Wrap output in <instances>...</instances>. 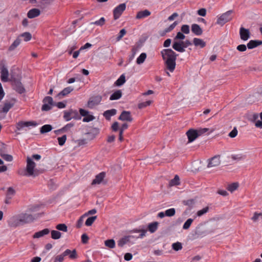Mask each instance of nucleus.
<instances>
[{"instance_id":"nucleus-28","label":"nucleus","mask_w":262,"mask_h":262,"mask_svg":"<svg viewBox=\"0 0 262 262\" xmlns=\"http://www.w3.org/2000/svg\"><path fill=\"white\" fill-rule=\"evenodd\" d=\"M122 92L121 90H117L111 96H110V99L111 100H118L120 99L122 96Z\"/></svg>"},{"instance_id":"nucleus-20","label":"nucleus","mask_w":262,"mask_h":262,"mask_svg":"<svg viewBox=\"0 0 262 262\" xmlns=\"http://www.w3.org/2000/svg\"><path fill=\"white\" fill-rule=\"evenodd\" d=\"M105 176V173L104 172H100L96 176L95 179L93 180L92 184L93 185L100 184L101 182H102Z\"/></svg>"},{"instance_id":"nucleus-15","label":"nucleus","mask_w":262,"mask_h":262,"mask_svg":"<svg viewBox=\"0 0 262 262\" xmlns=\"http://www.w3.org/2000/svg\"><path fill=\"white\" fill-rule=\"evenodd\" d=\"M1 74L2 81L7 82L8 80L9 72L7 68L5 66H3L2 68Z\"/></svg>"},{"instance_id":"nucleus-62","label":"nucleus","mask_w":262,"mask_h":262,"mask_svg":"<svg viewBox=\"0 0 262 262\" xmlns=\"http://www.w3.org/2000/svg\"><path fill=\"white\" fill-rule=\"evenodd\" d=\"M83 216H82L78 219L76 225L77 228H79L82 226L83 222Z\"/></svg>"},{"instance_id":"nucleus-3","label":"nucleus","mask_w":262,"mask_h":262,"mask_svg":"<svg viewBox=\"0 0 262 262\" xmlns=\"http://www.w3.org/2000/svg\"><path fill=\"white\" fill-rule=\"evenodd\" d=\"M36 166L35 163L33 161L32 159L29 157L27 158V165L25 171L24 172H20L19 173L21 175L34 177L37 176L38 173L35 170Z\"/></svg>"},{"instance_id":"nucleus-2","label":"nucleus","mask_w":262,"mask_h":262,"mask_svg":"<svg viewBox=\"0 0 262 262\" xmlns=\"http://www.w3.org/2000/svg\"><path fill=\"white\" fill-rule=\"evenodd\" d=\"M42 101L43 103L41 107L42 111H48L51 110L53 106H57L59 108H63L66 107V104L62 102H54L53 98L50 96L45 97Z\"/></svg>"},{"instance_id":"nucleus-39","label":"nucleus","mask_w":262,"mask_h":262,"mask_svg":"<svg viewBox=\"0 0 262 262\" xmlns=\"http://www.w3.org/2000/svg\"><path fill=\"white\" fill-rule=\"evenodd\" d=\"M125 82V77L124 75H122L115 82V84L117 86H121Z\"/></svg>"},{"instance_id":"nucleus-29","label":"nucleus","mask_w":262,"mask_h":262,"mask_svg":"<svg viewBox=\"0 0 262 262\" xmlns=\"http://www.w3.org/2000/svg\"><path fill=\"white\" fill-rule=\"evenodd\" d=\"M73 90L74 89L71 86L66 88L58 94V96H65L72 92Z\"/></svg>"},{"instance_id":"nucleus-54","label":"nucleus","mask_w":262,"mask_h":262,"mask_svg":"<svg viewBox=\"0 0 262 262\" xmlns=\"http://www.w3.org/2000/svg\"><path fill=\"white\" fill-rule=\"evenodd\" d=\"M105 22V19L104 17H101L99 20L95 21V22H92L91 24L93 25H96L97 26H102Z\"/></svg>"},{"instance_id":"nucleus-19","label":"nucleus","mask_w":262,"mask_h":262,"mask_svg":"<svg viewBox=\"0 0 262 262\" xmlns=\"http://www.w3.org/2000/svg\"><path fill=\"white\" fill-rule=\"evenodd\" d=\"M40 14V11L38 9L33 8L28 11L27 16L29 18H33L39 16Z\"/></svg>"},{"instance_id":"nucleus-12","label":"nucleus","mask_w":262,"mask_h":262,"mask_svg":"<svg viewBox=\"0 0 262 262\" xmlns=\"http://www.w3.org/2000/svg\"><path fill=\"white\" fill-rule=\"evenodd\" d=\"M119 119L122 121H126L128 122H131L133 120L130 112L126 111H124L121 113L119 117Z\"/></svg>"},{"instance_id":"nucleus-41","label":"nucleus","mask_w":262,"mask_h":262,"mask_svg":"<svg viewBox=\"0 0 262 262\" xmlns=\"http://www.w3.org/2000/svg\"><path fill=\"white\" fill-rule=\"evenodd\" d=\"M96 219L97 216H93L88 218L85 223V225L87 226H91L94 221L96 220Z\"/></svg>"},{"instance_id":"nucleus-61","label":"nucleus","mask_w":262,"mask_h":262,"mask_svg":"<svg viewBox=\"0 0 262 262\" xmlns=\"http://www.w3.org/2000/svg\"><path fill=\"white\" fill-rule=\"evenodd\" d=\"M74 126L73 123H68L66 125H65L64 127L62 128L63 132L68 131L69 129H70L71 127H72Z\"/></svg>"},{"instance_id":"nucleus-26","label":"nucleus","mask_w":262,"mask_h":262,"mask_svg":"<svg viewBox=\"0 0 262 262\" xmlns=\"http://www.w3.org/2000/svg\"><path fill=\"white\" fill-rule=\"evenodd\" d=\"M159 223L158 222H154L148 224V231L154 233L158 229Z\"/></svg>"},{"instance_id":"nucleus-9","label":"nucleus","mask_w":262,"mask_h":262,"mask_svg":"<svg viewBox=\"0 0 262 262\" xmlns=\"http://www.w3.org/2000/svg\"><path fill=\"white\" fill-rule=\"evenodd\" d=\"M8 225L10 227H17L21 226L19 214L10 217L8 221Z\"/></svg>"},{"instance_id":"nucleus-30","label":"nucleus","mask_w":262,"mask_h":262,"mask_svg":"<svg viewBox=\"0 0 262 262\" xmlns=\"http://www.w3.org/2000/svg\"><path fill=\"white\" fill-rule=\"evenodd\" d=\"M52 129V126L50 124H46L43 125L40 129L41 134H45L50 132Z\"/></svg>"},{"instance_id":"nucleus-43","label":"nucleus","mask_w":262,"mask_h":262,"mask_svg":"<svg viewBox=\"0 0 262 262\" xmlns=\"http://www.w3.org/2000/svg\"><path fill=\"white\" fill-rule=\"evenodd\" d=\"M193 220L192 219H188L184 224L183 226V229L184 230H187L189 228L192 223L193 222Z\"/></svg>"},{"instance_id":"nucleus-59","label":"nucleus","mask_w":262,"mask_h":262,"mask_svg":"<svg viewBox=\"0 0 262 262\" xmlns=\"http://www.w3.org/2000/svg\"><path fill=\"white\" fill-rule=\"evenodd\" d=\"M237 130L236 127H234L233 130L229 134V136L231 138H234L237 135Z\"/></svg>"},{"instance_id":"nucleus-46","label":"nucleus","mask_w":262,"mask_h":262,"mask_svg":"<svg viewBox=\"0 0 262 262\" xmlns=\"http://www.w3.org/2000/svg\"><path fill=\"white\" fill-rule=\"evenodd\" d=\"M172 247L174 250L178 251L182 249V245L180 242H176L172 244Z\"/></svg>"},{"instance_id":"nucleus-49","label":"nucleus","mask_w":262,"mask_h":262,"mask_svg":"<svg viewBox=\"0 0 262 262\" xmlns=\"http://www.w3.org/2000/svg\"><path fill=\"white\" fill-rule=\"evenodd\" d=\"M259 219L262 220V213L255 212L251 218L252 220L254 222L258 221Z\"/></svg>"},{"instance_id":"nucleus-53","label":"nucleus","mask_w":262,"mask_h":262,"mask_svg":"<svg viewBox=\"0 0 262 262\" xmlns=\"http://www.w3.org/2000/svg\"><path fill=\"white\" fill-rule=\"evenodd\" d=\"M1 157L7 161L11 162L13 160V157L10 155L1 153Z\"/></svg>"},{"instance_id":"nucleus-48","label":"nucleus","mask_w":262,"mask_h":262,"mask_svg":"<svg viewBox=\"0 0 262 262\" xmlns=\"http://www.w3.org/2000/svg\"><path fill=\"white\" fill-rule=\"evenodd\" d=\"M258 118L257 113H252L248 116V120L251 122H255Z\"/></svg>"},{"instance_id":"nucleus-52","label":"nucleus","mask_w":262,"mask_h":262,"mask_svg":"<svg viewBox=\"0 0 262 262\" xmlns=\"http://www.w3.org/2000/svg\"><path fill=\"white\" fill-rule=\"evenodd\" d=\"M179 180V176L178 175H176L174 178L170 181V184L171 185H178L180 184Z\"/></svg>"},{"instance_id":"nucleus-27","label":"nucleus","mask_w":262,"mask_h":262,"mask_svg":"<svg viewBox=\"0 0 262 262\" xmlns=\"http://www.w3.org/2000/svg\"><path fill=\"white\" fill-rule=\"evenodd\" d=\"M246 158V156L245 155H243V154H236V155H232L231 156V158L232 161H235V162H238L240 161H242L244 160Z\"/></svg>"},{"instance_id":"nucleus-51","label":"nucleus","mask_w":262,"mask_h":262,"mask_svg":"<svg viewBox=\"0 0 262 262\" xmlns=\"http://www.w3.org/2000/svg\"><path fill=\"white\" fill-rule=\"evenodd\" d=\"M18 37L23 38L25 41H28L32 38L31 34H21Z\"/></svg>"},{"instance_id":"nucleus-38","label":"nucleus","mask_w":262,"mask_h":262,"mask_svg":"<svg viewBox=\"0 0 262 262\" xmlns=\"http://www.w3.org/2000/svg\"><path fill=\"white\" fill-rule=\"evenodd\" d=\"M178 22L177 21H175L168 27L165 29L164 33H168L169 32L172 31L174 29V28L178 25Z\"/></svg>"},{"instance_id":"nucleus-42","label":"nucleus","mask_w":262,"mask_h":262,"mask_svg":"<svg viewBox=\"0 0 262 262\" xmlns=\"http://www.w3.org/2000/svg\"><path fill=\"white\" fill-rule=\"evenodd\" d=\"M238 187V183H233L228 186L227 189L230 192H232L235 190Z\"/></svg>"},{"instance_id":"nucleus-56","label":"nucleus","mask_w":262,"mask_h":262,"mask_svg":"<svg viewBox=\"0 0 262 262\" xmlns=\"http://www.w3.org/2000/svg\"><path fill=\"white\" fill-rule=\"evenodd\" d=\"M95 119V117L92 115L88 114V116H86L83 118V121L85 122H89Z\"/></svg>"},{"instance_id":"nucleus-24","label":"nucleus","mask_w":262,"mask_h":262,"mask_svg":"<svg viewBox=\"0 0 262 262\" xmlns=\"http://www.w3.org/2000/svg\"><path fill=\"white\" fill-rule=\"evenodd\" d=\"M172 48L176 51L183 52L185 51L184 46H183L181 41V42H174L172 45Z\"/></svg>"},{"instance_id":"nucleus-21","label":"nucleus","mask_w":262,"mask_h":262,"mask_svg":"<svg viewBox=\"0 0 262 262\" xmlns=\"http://www.w3.org/2000/svg\"><path fill=\"white\" fill-rule=\"evenodd\" d=\"M262 45V41L259 40H251L248 43H247V48L249 49H252L253 48H255L258 46H260Z\"/></svg>"},{"instance_id":"nucleus-1","label":"nucleus","mask_w":262,"mask_h":262,"mask_svg":"<svg viewBox=\"0 0 262 262\" xmlns=\"http://www.w3.org/2000/svg\"><path fill=\"white\" fill-rule=\"evenodd\" d=\"M161 54L166 69L171 72H173L176 68L177 54L170 49L162 50Z\"/></svg>"},{"instance_id":"nucleus-8","label":"nucleus","mask_w":262,"mask_h":262,"mask_svg":"<svg viewBox=\"0 0 262 262\" xmlns=\"http://www.w3.org/2000/svg\"><path fill=\"white\" fill-rule=\"evenodd\" d=\"M101 100L102 97L100 95L91 97L88 102L87 106L89 108H92L95 106L98 105Z\"/></svg>"},{"instance_id":"nucleus-36","label":"nucleus","mask_w":262,"mask_h":262,"mask_svg":"<svg viewBox=\"0 0 262 262\" xmlns=\"http://www.w3.org/2000/svg\"><path fill=\"white\" fill-rule=\"evenodd\" d=\"M56 229L59 231L65 232L68 231V227L65 224H59L57 225Z\"/></svg>"},{"instance_id":"nucleus-44","label":"nucleus","mask_w":262,"mask_h":262,"mask_svg":"<svg viewBox=\"0 0 262 262\" xmlns=\"http://www.w3.org/2000/svg\"><path fill=\"white\" fill-rule=\"evenodd\" d=\"M209 207H208V206L206 207L203 208L202 209L196 212V215L198 216H201L203 215H204V214L208 212L209 211Z\"/></svg>"},{"instance_id":"nucleus-63","label":"nucleus","mask_w":262,"mask_h":262,"mask_svg":"<svg viewBox=\"0 0 262 262\" xmlns=\"http://www.w3.org/2000/svg\"><path fill=\"white\" fill-rule=\"evenodd\" d=\"M89 238L88 236L85 234H83L81 236V241L83 244H86L88 242Z\"/></svg>"},{"instance_id":"nucleus-55","label":"nucleus","mask_w":262,"mask_h":262,"mask_svg":"<svg viewBox=\"0 0 262 262\" xmlns=\"http://www.w3.org/2000/svg\"><path fill=\"white\" fill-rule=\"evenodd\" d=\"M208 130H209V128H201L198 129H195V130H196L197 134H198V137L206 133L208 131Z\"/></svg>"},{"instance_id":"nucleus-25","label":"nucleus","mask_w":262,"mask_h":262,"mask_svg":"<svg viewBox=\"0 0 262 262\" xmlns=\"http://www.w3.org/2000/svg\"><path fill=\"white\" fill-rule=\"evenodd\" d=\"M117 111L116 109H111L109 110H107L104 112L103 114V116L107 120H110L111 117L113 116H114L116 114Z\"/></svg>"},{"instance_id":"nucleus-17","label":"nucleus","mask_w":262,"mask_h":262,"mask_svg":"<svg viewBox=\"0 0 262 262\" xmlns=\"http://www.w3.org/2000/svg\"><path fill=\"white\" fill-rule=\"evenodd\" d=\"M133 236L131 235L125 236L121 238L118 241V246L120 247H123L125 244L130 242V238Z\"/></svg>"},{"instance_id":"nucleus-47","label":"nucleus","mask_w":262,"mask_h":262,"mask_svg":"<svg viewBox=\"0 0 262 262\" xmlns=\"http://www.w3.org/2000/svg\"><path fill=\"white\" fill-rule=\"evenodd\" d=\"M183 203L184 205L188 206L189 207H192L195 203V202L193 199H189L183 201Z\"/></svg>"},{"instance_id":"nucleus-10","label":"nucleus","mask_w":262,"mask_h":262,"mask_svg":"<svg viewBox=\"0 0 262 262\" xmlns=\"http://www.w3.org/2000/svg\"><path fill=\"white\" fill-rule=\"evenodd\" d=\"M208 167H213L219 166L221 163L220 156L216 155L208 159Z\"/></svg>"},{"instance_id":"nucleus-57","label":"nucleus","mask_w":262,"mask_h":262,"mask_svg":"<svg viewBox=\"0 0 262 262\" xmlns=\"http://www.w3.org/2000/svg\"><path fill=\"white\" fill-rule=\"evenodd\" d=\"M181 30L182 33H189V26L187 25H184L182 26Z\"/></svg>"},{"instance_id":"nucleus-14","label":"nucleus","mask_w":262,"mask_h":262,"mask_svg":"<svg viewBox=\"0 0 262 262\" xmlns=\"http://www.w3.org/2000/svg\"><path fill=\"white\" fill-rule=\"evenodd\" d=\"M13 86L14 89L19 94H23L25 92V89L19 81H15Z\"/></svg>"},{"instance_id":"nucleus-50","label":"nucleus","mask_w":262,"mask_h":262,"mask_svg":"<svg viewBox=\"0 0 262 262\" xmlns=\"http://www.w3.org/2000/svg\"><path fill=\"white\" fill-rule=\"evenodd\" d=\"M58 144L60 146H62L64 144L67 140V136L66 135H63L61 137L57 138Z\"/></svg>"},{"instance_id":"nucleus-23","label":"nucleus","mask_w":262,"mask_h":262,"mask_svg":"<svg viewBox=\"0 0 262 262\" xmlns=\"http://www.w3.org/2000/svg\"><path fill=\"white\" fill-rule=\"evenodd\" d=\"M21 41V39L19 37H17L16 40L14 41V42L11 45V46L9 47L8 51L11 52L14 51L20 43Z\"/></svg>"},{"instance_id":"nucleus-33","label":"nucleus","mask_w":262,"mask_h":262,"mask_svg":"<svg viewBox=\"0 0 262 262\" xmlns=\"http://www.w3.org/2000/svg\"><path fill=\"white\" fill-rule=\"evenodd\" d=\"M14 103L6 102L3 107L2 111L5 113H7L9 110L13 106Z\"/></svg>"},{"instance_id":"nucleus-64","label":"nucleus","mask_w":262,"mask_h":262,"mask_svg":"<svg viewBox=\"0 0 262 262\" xmlns=\"http://www.w3.org/2000/svg\"><path fill=\"white\" fill-rule=\"evenodd\" d=\"M198 14L202 16H205L206 14V10L205 8H201L198 11Z\"/></svg>"},{"instance_id":"nucleus-5","label":"nucleus","mask_w":262,"mask_h":262,"mask_svg":"<svg viewBox=\"0 0 262 262\" xmlns=\"http://www.w3.org/2000/svg\"><path fill=\"white\" fill-rule=\"evenodd\" d=\"M63 118L66 121H68L73 118L77 120L80 119L81 117L76 110H70L69 111L64 112Z\"/></svg>"},{"instance_id":"nucleus-7","label":"nucleus","mask_w":262,"mask_h":262,"mask_svg":"<svg viewBox=\"0 0 262 262\" xmlns=\"http://www.w3.org/2000/svg\"><path fill=\"white\" fill-rule=\"evenodd\" d=\"M126 9V4L122 3L117 6L113 10L114 18L118 19Z\"/></svg>"},{"instance_id":"nucleus-60","label":"nucleus","mask_w":262,"mask_h":262,"mask_svg":"<svg viewBox=\"0 0 262 262\" xmlns=\"http://www.w3.org/2000/svg\"><path fill=\"white\" fill-rule=\"evenodd\" d=\"M236 49L240 52H244L247 50V47L246 45L242 44L238 45Z\"/></svg>"},{"instance_id":"nucleus-37","label":"nucleus","mask_w":262,"mask_h":262,"mask_svg":"<svg viewBox=\"0 0 262 262\" xmlns=\"http://www.w3.org/2000/svg\"><path fill=\"white\" fill-rule=\"evenodd\" d=\"M191 31L192 33H202L203 32L200 26L195 24L192 25Z\"/></svg>"},{"instance_id":"nucleus-18","label":"nucleus","mask_w":262,"mask_h":262,"mask_svg":"<svg viewBox=\"0 0 262 262\" xmlns=\"http://www.w3.org/2000/svg\"><path fill=\"white\" fill-rule=\"evenodd\" d=\"M63 256H69V258L71 259H75L77 257V252L75 249H74L72 251L70 249H67L63 252Z\"/></svg>"},{"instance_id":"nucleus-22","label":"nucleus","mask_w":262,"mask_h":262,"mask_svg":"<svg viewBox=\"0 0 262 262\" xmlns=\"http://www.w3.org/2000/svg\"><path fill=\"white\" fill-rule=\"evenodd\" d=\"M193 43L195 47H199L201 48L205 47L206 45L205 41H204L203 39L198 38H193Z\"/></svg>"},{"instance_id":"nucleus-32","label":"nucleus","mask_w":262,"mask_h":262,"mask_svg":"<svg viewBox=\"0 0 262 262\" xmlns=\"http://www.w3.org/2000/svg\"><path fill=\"white\" fill-rule=\"evenodd\" d=\"M104 245L106 247L113 249L115 247V242L113 239H107L104 242Z\"/></svg>"},{"instance_id":"nucleus-4","label":"nucleus","mask_w":262,"mask_h":262,"mask_svg":"<svg viewBox=\"0 0 262 262\" xmlns=\"http://www.w3.org/2000/svg\"><path fill=\"white\" fill-rule=\"evenodd\" d=\"M232 10H229L217 16L216 24L222 26L232 19Z\"/></svg>"},{"instance_id":"nucleus-35","label":"nucleus","mask_w":262,"mask_h":262,"mask_svg":"<svg viewBox=\"0 0 262 262\" xmlns=\"http://www.w3.org/2000/svg\"><path fill=\"white\" fill-rule=\"evenodd\" d=\"M147 16V9L138 12L136 18L137 19H141Z\"/></svg>"},{"instance_id":"nucleus-11","label":"nucleus","mask_w":262,"mask_h":262,"mask_svg":"<svg viewBox=\"0 0 262 262\" xmlns=\"http://www.w3.org/2000/svg\"><path fill=\"white\" fill-rule=\"evenodd\" d=\"M186 135L188 139V142L189 143L193 142L198 137V134H197L196 130L194 129H189L187 132Z\"/></svg>"},{"instance_id":"nucleus-58","label":"nucleus","mask_w":262,"mask_h":262,"mask_svg":"<svg viewBox=\"0 0 262 262\" xmlns=\"http://www.w3.org/2000/svg\"><path fill=\"white\" fill-rule=\"evenodd\" d=\"M259 117L261 121L257 120L255 123V125L258 128H262V112L259 114Z\"/></svg>"},{"instance_id":"nucleus-40","label":"nucleus","mask_w":262,"mask_h":262,"mask_svg":"<svg viewBox=\"0 0 262 262\" xmlns=\"http://www.w3.org/2000/svg\"><path fill=\"white\" fill-rule=\"evenodd\" d=\"M146 56V54L145 53H142L141 54L137 59V63L138 64L142 63L145 61Z\"/></svg>"},{"instance_id":"nucleus-6","label":"nucleus","mask_w":262,"mask_h":262,"mask_svg":"<svg viewBox=\"0 0 262 262\" xmlns=\"http://www.w3.org/2000/svg\"><path fill=\"white\" fill-rule=\"evenodd\" d=\"M19 216L21 225L31 223L34 220L33 215L28 213H20Z\"/></svg>"},{"instance_id":"nucleus-34","label":"nucleus","mask_w":262,"mask_h":262,"mask_svg":"<svg viewBox=\"0 0 262 262\" xmlns=\"http://www.w3.org/2000/svg\"><path fill=\"white\" fill-rule=\"evenodd\" d=\"M15 194V190L11 187H10L7 189V192L6 193V196L8 199H12V197Z\"/></svg>"},{"instance_id":"nucleus-16","label":"nucleus","mask_w":262,"mask_h":262,"mask_svg":"<svg viewBox=\"0 0 262 262\" xmlns=\"http://www.w3.org/2000/svg\"><path fill=\"white\" fill-rule=\"evenodd\" d=\"M50 232V230L49 229L45 228L41 231L35 232L33 235V237L34 238H38L48 234Z\"/></svg>"},{"instance_id":"nucleus-13","label":"nucleus","mask_w":262,"mask_h":262,"mask_svg":"<svg viewBox=\"0 0 262 262\" xmlns=\"http://www.w3.org/2000/svg\"><path fill=\"white\" fill-rule=\"evenodd\" d=\"M37 123L34 121H28V122H24L20 121L17 123L16 128L18 130L21 129L24 127H28L30 126H36L37 125Z\"/></svg>"},{"instance_id":"nucleus-31","label":"nucleus","mask_w":262,"mask_h":262,"mask_svg":"<svg viewBox=\"0 0 262 262\" xmlns=\"http://www.w3.org/2000/svg\"><path fill=\"white\" fill-rule=\"evenodd\" d=\"M51 234V238L53 239H58L61 237V233L57 230H52Z\"/></svg>"},{"instance_id":"nucleus-45","label":"nucleus","mask_w":262,"mask_h":262,"mask_svg":"<svg viewBox=\"0 0 262 262\" xmlns=\"http://www.w3.org/2000/svg\"><path fill=\"white\" fill-rule=\"evenodd\" d=\"M175 213L176 210L173 208L168 209L165 211V214H166V216L169 217L173 216L175 214Z\"/></svg>"}]
</instances>
